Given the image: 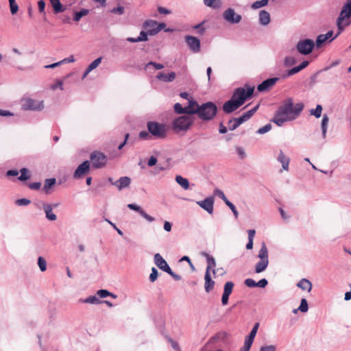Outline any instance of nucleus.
Returning a JSON list of instances; mask_svg holds the SVG:
<instances>
[{
    "mask_svg": "<svg viewBox=\"0 0 351 351\" xmlns=\"http://www.w3.org/2000/svg\"><path fill=\"white\" fill-rule=\"evenodd\" d=\"M199 106L200 105H199L196 101L193 100V98L191 97L190 99H189V105L186 106L185 108H186L187 111H191L192 112H186V114H197L196 110L197 106Z\"/></svg>",
    "mask_w": 351,
    "mask_h": 351,
    "instance_id": "29",
    "label": "nucleus"
},
{
    "mask_svg": "<svg viewBox=\"0 0 351 351\" xmlns=\"http://www.w3.org/2000/svg\"><path fill=\"white\" fill-rule=\"evenodd\" d=\"M258 108V105H256L252 109L243 113L241 117L238 118H232L228 122V128L230 131L236 130L240 125L249 120L254 114L256 112Z\"/></svg>",
    "mask_w": 351,
    "mask_h": 351,
    "instance_id": "5",
    "label": "nucleus"
},
{
    "mask_svg": "<svg viewBox=\"0 0 351 351\" xmlns=\"http://www.w3.org/2000/svg\"><path fill=\"white\" fill-rule=\"evenodd\" d=\"M9 4H10L11 14H15L19 10L18 4L16 3L15 0L9 2Z\"/></svg>",
    "mask_w": 351,
    "mask_h": 351,
    "instance_id": "47",
    "label": "nucleus"
},
{
    "mask_svg": "<svg viewBox=\"0 0 351 351\" xmlns=\"http://www.w3.org/2000/svg\"><path fill=\"white\" fill-rule=\"evenodd\" d=\"M276 347L274 345L261 346L260 351H276Z\"/></svg>",
    "mask_w": 351,
    "mask_h": 351,
    "instance_id": "60",
    "label": "nucleus"
},
{
    "mask_svg": "<svg viewBox=\"0 0 351 351\" xmlns=\"http://www.w3.org/2000/svg\"><path fill=\"white\" fill-rule=\"evenodd\" d=\"M174 110L178 114H186V112H192L191 111H187L186 108H183L180 103H176L173 106Z\"/></svg>",
    "mask_w": 351,
    "mask_h": 351,
    "instance_id": "39",
    "label": "nucleus"
},
{
    "mask_svg": "<svg viewBox=\"0 0 351 351\" xmlns=\"http://www.w3.org/2000/svg\"><path fill=\"white\" fill-rule=\"evenodd\" d=\"M193 119L190 116H180L172 121L171 128L176 133L186 132L193 125Z\"/></svg>",
    "mask_w": 351,
    "mask_h": 351,
    "instance_id": "3",
    "label": "nucleus"
},
{
    "mask_svg": "<svg viewBox=\"0 0 351 351\" xmlns=\"http://www.w3.org/2000/svg\"><path fill=\"white\" fill-rule=\"evenodd\" d=\"M279 77H271L264 80L261 84H260L257 90L259 92H265L267 91L270 88H271L278 80Z\"/></svg>",
    "mask_w": 351,
    "mask_h": 351,
    "instance_id": "16",
    "label": "nucleus"
},
{
    "mask_svg": "<svg viewBox=\"0 0 351 351\" xmlns=\"http://www.w3.org/2000/svg\"><path fill=\"white\" fill-rule=\"evenodd\" d=\"M234 286V283L232 281L226 282L225 283V285H224V287H223V294L225 295L226 296V295L230 296V294L232 292Z\"/></svg>",
    "mask_w": 351,
    "mask_h": 351,
    "instance_id": "34",
    "label": "nucleus"
},
{
    "mask_svg": "<svg viewBox=\"0 0 351 351\" xmlns=\"http://www.w3.org/2000/svg\"><path fill=\"white\" fill-rule=\"evenodd\" d=\"M308 310V305L306 299L302 298L300 302V305L298 309H294L293 312L296 313L298 311H300L302 313H306Z\"/></svg>",
    "mask_w": 351,
    "mask_h": 351,
    "instance_id": "35",
    "label": "nucleus"
},
{
    "mask_svg": "<svg viewBox=\"0 0 351 351\" xmlns=\"http://www.w3.org/2000/svg\"><path fill=\"white\" fill-rule=\"evenodd\" d=\"M203 255L206 258L208 264L206 271H208L209 273H210V271L212 270L213 273L215 274L216 273V262L215 258L206 252H204Z\"/></svg>",
    "mask_w": 351,
    "mask_h": 351,
    "instance_id": "23",
    "label": "nucleus"
},
{
    "mask_svg": "<svg viewBox=\"0 0 351 351\" xmlns=\"http://www.w3.org/2000/svg\"><path fill=\"white\" fill-rule=\"evenodd\" d=\"M39 208L43 210L47 220L54 221L57 219V215L53 212L52 206L50 205V203L43 202L41 207H39Z\"/></svg>",
    "mask_w": 351,
    "mask_h": 351,
    "instance_id": "15",
    "label": "nucleus"
},
{
    "mask_svg": "<svg viewBox=\"0 0 351 351\" xmlns=\"http://www.w3.org/2000/svg\"><path fill=\"white\" fill-rule=\"evenodd\" d=\"M223 17L227 22L231 24H237L240 23L242 19L240 14H237L234 9L230 8L224 11Z\"/></svg>",
    "mask_w": 351,
    "mask_h": 351,
    "instance_id": "13",
    "label": "nucleus"
},
{
    "mask_svg": "<svg viewBox=\"0 0 351 351\" xmlns=\"http://www.w3.org/2000/svg\"><path fill=\"white\" fill-rule=\"evenodd\" d=\"M315 47V42L311 39H304L300 40L295 48L297 51L302 55H308L311 53Z\"/></svg>",
    "mask_w": 351,
    "mask_h": 351,
    "instance_id": "9",
    "label": "nucleus"
},
{
    "mask_svg": "<svg viewBox=\"0 0 351 351\" xmlns=\"http://www.w3.org/2000/svg\"><path fill=\"white\" fill-rule=\"evenodd\" d=\"M22 108L25 110L40 111L44 108V103L43 101H37L28 98L24 100Z\"/></svg>",
    "mask_w": 351,
    "mask_h": 351,
    "instance_id": "11",
    "label": "nucleus"
},
{
    "mask_svg": "<svg viewBox=\"0 0 351 351\" xmlns=\"http://www.w3.org/2000/svg\"><path fill=\"white\" fill-rule=\"evenodd\" d=\"M97 294L99 298H105L110 295V292L106 289H100L97 291Z\"/></svg>",
    "mask_w": 351,
    "mask_h": 351,
    "instance_id": "55",
    "label": "nucleus"
},
{
    "mask_svg": "<svg viewBox=\"0 0 351 351\" xmlns=\"http://www.w3.org/2000/svg\"><path fill=\"white\" fill-rule=\"evenodd\" d=\"M300 71L301 70H300V69L299 68L298 66H295V67H293L291 69L288 71L287 74L285 75V77L293 75L300 72Z\"/></svg>",
    "mask_w": 351,
    "mask_h": 351,
    "instance_id": "62",
    "label": "nucleus"
},
{
    "mask_svg": "<svg viewBox=\"0 0 351 351\" xmlns=\"http://www.w3.org/2000/svg\"><path fill=\"white\" fill-rule=\"evenodd\" d=\"M304 109L302 103L293 104V99L289 97L284 101L283 104L276 110L271 121L278 126H282L285 122L296 119Z\"/></svg>",
    "mask_w": 351,
    "mask_h": 351,
    "instance_id": "1",
    "label": "nucleus"
},
{
    "mask_svg": "<svg viewBox=\"0 0 351 351\" xmlns=\"http://www.w3.org/2000/svg\"><path fill=\"white\" fill-rule=\"evenodd\" d=\"M154 260L155 265L161 270L167 273L170 270L171 267L159 253H156L154 255Z\"/></svg>",
    "mask_w": 351,
    "mask_h": 351,
    "instance_id": "17",
    "label": "nucleus"
},
{
    "mask_svg": "<svg viewBox=\"0 0 351 351\" xmlns=\"http://www.w3.org/2000/svg\"><path fill=\"white\" fill-rule=\"evenodd\" d=\"M90 159L93 167L99 169L104 167L106 164L107 158L104 154L99 152H94L91 154Z\"/></svg>",
    "mask_w": 351,
    "mask_h": 351,
    "instance_id": "10",
    "label": "nucleus"
},
{
    "mask_svg": "<svg viewBox=\"0 0 351 351\" xmlns=\"http://www.w3.org/2000/svg\"><path fill=\"white\" fill-rule=\"evenodd\" d=\"M296 62L295 58L291 56H287L284 60V64L285 66H291Z\"/></svg>",
    "mask_w": 351,
    "mask_h": 351,
    "instance_id": "46",
    "label": "nucleus"
},
{
    "mask_svg": "<svg viewBox=\"0 0 351 351\" xmlns=\"http://www.w3.org/2000/svg\"><path fill=\"white\" fill-rule=\"evenodd\" d=\"M156 78L158 80H162L163 82H172L175 80L176 78V73L175 72H170L168 74H165L162 72H160L158 73V75H156Z\"/></svg>",
    "mask_w": 351,
    "mask_h": 351,
    "instance_id": "25",
    "label": "nucleus"
},
{
    "mask_svg": "<svg viewBox=\"0 0 351 351\" xmlns=\"http://www.w3.org/2000/svg\"><path fill=\"white\" fill-rule=\"evenodd\" d=\"M38 265L41 271H45L47 269V261L43 256L38 258Z\"/></svg>",
    "mask_w": 351,
    "mask_h": 351,
    "instance_id": "44",
    "label": "nucleus"
},
{
    "mask_svg": "<svg viewBox=\"0 0 351 351\" xmlns=\"http://www.w3.org/2000/svg\"><path fill=\"white\" fill-rule=\"evenodd\" d=\"M196 112L201 120L208 121L215 117L217 112V107L215 103L208 101L197 106Z\"/></svg>",
    "mask_w": 351,
    "mask_h": 351,
    "instance_id": "2",
    "label": "nucleus"
},
{
    "mask_svg": "<svg viewBox=\"0 0 351 351\" xmlns=\"http://www.w3.org/2000/svg\"><path fill=\"white\" fill-rule=\"evenodd\" d=\"M150 65L153 66L157 70H160V69H162L164 68V65L162 64L156 63V62H148L146 64L145 67L147 68Z\"/></svg>",
    "mask_w": 351,
    "mask_h": 351,
    "instance_id": "57",
    "label": "nucleus"
},
{
    "mask_svg": "<svg viewBox=\"0 0 351 351\" xmlns=\"http://www.w3.org/2000/svg\"><path fill=\"white\" fill-rule=\"evenodd\" d=\"M229 208L230 209L232 210V212L234 214V216L235 217V218H237L238 216H239V213L235 207V206L231 202H230L229 200H227L226 202H224Z\"/></svg>",
    "mask_w": 351,
    "mask_h": 351,
    "instance_id": "48",
    "label": "nucleus"
},
{
    "mask_svg": "<svg viewBox=\"0 0 351 351\" xmlns=\"http://www.w3.org/2000/svg\"><path fill=\"white\" fill-rule=\"evenodd\" d=\"M101 59H102V58L99 57V58L95 59L93 62H92L87 67L88 72H90L93 69H96L101 63Z\"/></svg>",
    "mask_w": 351,
    "mask_h": 351,
    "instance_id": "42",
    "label": "nucleus"
},
{
    "mask_svg": "<svg viewBox=\"0 0 351 351\" xmlns=\"http://www.w3.org/2000/svg\"><path fill=\"white\" fill-rule=\"evenodd\" d=\"M131 184V179L128 176L121 177L119 180H116L113 185L115 186L119 191H121L128 188Z\"/></svg>",
    "mask_w": 351,
    "mask_h": 351,
    "instance_id": "20",
    "label": "nucleus"
},
{
    "mask_svg": "<svg viewBox=\"0 0 351 351\" xmlns=\"http://www.w3.org/2000/svg\"><path fill=\"white\" fill-rule=\"evenodd\" d=\"M328 121H329V118H328V115L324 114V116L322 117V123H321L322 137L324 138H325L326 136V132H327V127H328Z\"/></svg>",
    "mask_w": 351,
    "mask_h": 351,
    "instance_id": "31",
    "label": "nucleus"
},
{
    "mask_svg": "<svg viewBox=\"0 0 351 351\" xmlns=\"http://www.w3.org/2000/svg\"><path fill=\"white\" fill-rule=\"evenodd\" d=\"M351 15V0H347L346 3L343 6L340 14L337 21V25L339 30L350 24L349 18Z\"/></svg>",
    "mask_w": 351,
    "mask_h": 351,
    "instance_id": "6",
    "label": "nucleus"
},
{
    "mask_svg": "<svg viewBox=\"0 0 351 351\" xmlns=\"http://www.w3.org/2000/svg\"><path fill=\"white\" fill-rule=\"evenodd\" d=\"M128 207L131 209V210H135L136 212H138L141 217H143L144 219H145L147 221H148L149 222H153L155 219L150 216L149 215L147 214L142 208L140 206H138L135 204H128Z\"/></svg>",
    "mask_w": 351,
    "mask_h": 351,
    "instance_id": "21",
    "label": "nucleus"
},
{
    "mask_svg": "<svg viewBox=\"0 0 351 351\" xmlns=\"http://www.w3.org/2000/svg\"><path fill=\"white\" fill-rule=\"evenodd\" d=\"M258 257L260 260L254 267L255 272L256 274L264 271L269 265L268 250L264 242L262 243L261 247L258 252Z\"/></svg>",
    "mask_w": 351,
    "mask_h": 351,
    "instance_id": "4",
    "label": "nucleus"
},
{
    "mask_svg": "<svg viewBox=\"0 0 351 351\" xmlns=\"http://www.w3.org/2000/svg\"><path fill=\"white\" fill-rule=\"evenodd\" d=\"M254 93V88H248L247 91L243 88H237L233 93L232 98L240 106H242L247 98L250 97Z\"/></svg>",
    "mask_w": 351,
    "mask_h": 351,
    "instance_id": "8",
    "label": "nucleus"
},
{
    "mask_svg": "<svg viewBox=\"0 0 351 351\" xmlns=\"http://www.w3.org/2000/svg\"><path fill=\"white\" fill-rule=\"evenodd\" d=\"M53 11L56 14L63 12L66 10V7L62 5L60 0L52 5Z\"/></svg>",
    "mask_w": 351,
    "mask_h": 351,
    "instance_id": "38",
    "label": "nucleus"
},
{
    "mask_svg": "<svg viewBox=\"0 0 351 351\" xmlns=\"http://www.w3.org/2000/svg\"><path fill=\"white\" fill-rule=\"evenodd\" d=\"M16 204L19 206H27L31 203V201L26 198H21L16 200Z\"/></svg>",
    "mask_w": 351,
    "mask_h": 351,
    "instance_id": "50",
    "label": "nucleus"
},
{
    "mask_svg": "<svg viewBox=\"0 0 351 351\" xmlns=\"http://www.w3.org/2000/svg\"><path fill=\"white\" fill-rule=\"evenodd\" d=\"M38 10L41 14H45V2L43 0H40L38 2Z\"/></svg>",
    "mask_w": 351,
    "mask_h": 351,
    "instance_id": "58",
    "label": "nucleus"
},
{
    "mask_svg": "<svg viewBox=\"0 0 351 351\" xmlns=\"http://www.w3.org/2000/svg\"><path fill=\"white\" fill-rule=\"evenodd\" d=\"M29 178V176L27 174V169L23 168L21 170V176L19 177V180L21 181L27 180Z\"/></svg>",
    "mask_w": 351,
    "mask_h": 351,
    "instance_id": "49",
    "label": "nucleus"
},
{
    "mask_svg": "<svg viewBox=\"0 0 351 351\" xmlns=\"http://www.w3.org/2000/svg\"><path fill=\"white\" fill-rule=\"evenodd\" d=\"M158 278V271L155 267L152 268V273L149 275V280L153 282Z\"/></svg>",
    "mask_w": 351,
    "mask_h": 351,
    "instance_id": "56",
    "label": "nucleus"
},
{
    "mask_svg": "<svg viewBox=\"0 0 351 351\" xmlns=\"http://www.w3.org/2000/svg\"><path fill=\"white\" fill-rule=\"evenodd\" d=\"M176 181L184 189L187 190L189 189V182L186 178H184L181 176H176Z\"/></svg>",
    "mask_w": 351,
    "mask_h": 351,
    "instance_id": "32",
    "label": "nucleus"
},
{
    "mask_svg": "<svg viewBox=\"0 0 351 351\" xmlns=\"http://www.w3.org/2000/svg\"><path fill=\"white\" fill-rule=\"evenodd\" d=\"M90 171V162L88 160L83 162L81 165H80L77 168L75 169L73 178L75 179H79L82 178L83 176L87 174Z\"/></svg>",
    "mask_w": 351,
    "mask_h": 351,
    "instance_id": "14",
    "label": "nucleus"
},
{
    "mask_svg": "<svg viewBox=\"0 0 351 351\" xmlns=\"http://www.w3.org/2000/svg\"><path fill=\"white\" fill-rule=\"evenodd\" d=\"M269 0H261L254 2L252 5V8L258 9L267 5Z\"/></svg>",
    "mask_w": 351,
    "mask_h": 351,
    "instance_id": "45",
    "label": "nucleus"
},
{
    "mask_svg": "<svg viewBox=\"0 0 351 351\" xmlns=\"http://www.w3.org/2000/svg\"><path fill=\"white\" fill-rule=\"evenodd\" d=\"M80 301L82 303H88V304H93L102 303V301H101L98 298H97L95 295L88 297L87 298H86L84 300L81 299Z\"/></svg>",
    "mask_w": 351,
    "mask_h": 351,
    "instance_id": "37",
    "label": "nucleus"
},
{
    "mask_svg": "<svg viewBox=\"0 0 351 351\" xmlns=\"http://www.w3.org/2000/svg\"><path fill=\"white\" fill-rule=\"evenodd\" d=\"M241 106L234 99L231 98L230 100L226 101L223 105V110L230 114L237 110Z\"/></svg>",
    "mask_w": 351,
    "mask_h": 351,
    "instance_id": "19",
    "label": "nucleus"
},
{
    "mask_svg": "<svg viewBox=\"0 0 351 351\" xmlns=\"http://www.w3.org/2000/svg\"><path fill=\"white\" fill-rule=\"evenodd\" d=\"M322 106L319 104L317 105L315 109H311L310 113L316 118H319L322 115Z\"/></svg>",
    "mask_w": 351,
    "mask_h": 351,
    "instance_id": "40",
    "label": "nucleus"
},
{
    "mask_svg": "<svg viewBox=\"0 0 351 351\" xmlns=\"http://www.w3.org/2000/svg\"><path fill=\"white\" fill-rule=\"evenodd\" d=\"M147 128L148 132L156 138H162L166 136V128L162 123L149 121Z\"/></svg>",
    "mask_w": 351,
    "mask_h": 351,
    "instance_id": "7",
    "label": "nucleus"
},
{
    "mask_svg": "<svg viewBox=\"0 0 351 351\" xmlns=\"http://www.w3.org/2000/svg\"><path fill=\"white\" fill-rule=\"evenodd\" d=\"M214 193L215 195L220 197L224 202H226V201L228 200L226 197L225 194L223 193V192L219 189H216L214 191Z\"/></svg>",
    "mask_w": 351,
    "mask_h": 351,
    "instance_id": "52",
    "label": "nucleus"
},
{
    "mask_svg": "<svg viewBox=\"0 0 351 351\" xmlns=\"http://www.w3.org/2000/svg\"><path fill=\"white\" fill-rule=\"evenodd\" d=\"M56 178H49L45 180L43 191L46 193H50V189L56 184Z\"/></svg>",
    "mask_w": 351,
    "mask_h": 351,
    "instance_id": "30",
    "label": "nucleus"
},
{
    "mask_svg": "<svg viewBox=\"0 0 351 351\" xmlns=\"http://www.w3.org/2000/svg\"><path fill=\"white\" fill-rule=\"evenodd\" d=\"M147 34L148 33L145 31H141L140 32L139 36L137 37V38H138L139 42L147 40H148Z\"/></svg>",
    "mask_w": 351,
    "mask_h": 351,
    "instance_id": "63",
    "label": "nucleus"
},
{
    "mask_svg": "<svg viewBox=\"0 0 351 351\" xmlns=\"http://www.w3.org/2000/svg\"><path fill=\"white\" fill-rule=\"evenodd\" d=\"M143 27L148 29L149 34L153 36L156 34H152L153 31H156L157 22L153 20H147L143 23Z\"/></svg>",
    "mask_w": 351,
    "mask_h": 351,
    "instance_id": "28",
    "label": "nucleus"
},
{
    "mask_svg": "<svg viewBox=\"0 0 351 351\" xmlns=\"http://www.w3.org/2000/svg\"><path fill=\"white\" fill-rule=\"evenodd\" d=\"M277 160L281 163L282 168L285 171H289V166L290 162V158L285 156L282 150H280L279 154L277 157Z\"/></svg>",
    "mask_w": 351,
    "mask_h": 351,
    "instance_id": "22",
    "label": "nucleus"
},
{
    "mask_svg": "<svg viewBox=\"0 0 351 351\" xmlns=\"http://www.w3.org/2000/svg\"><path fill=\"white\" fill-rule=\"evenodd\" d=\"M125 8L123 6H119L117 8H114L110 10L111 13L116 14L118 15H121L124 13Z\"/></svg>",
    "mask_w": 351,
    "mask_h": 351,
    "instance_id": "53",
    "label": "nucleus"
},
{
    "mask_svg": "<svg viewBox=\"0 0 351 351\" xmlns=\"http://www.w3.org/2000/svg\"><path fill=\"white\" fill-rule=\"evenodd\" d=\"M327 40V37L324 34H319L315 42V46L317 48H319L323 43H324Z\"/></svg>",
    "mask_w": 351,
    "mask_h": 351,
    "instance_id": "41",
    "label": "nucleus"
},
{
    "mask_svg": "<svg viewBox=\"0 0 351 351\" xmlns=\"http://www.w3.org/2000/svg\"><path fill=\"white\" fill-rule=\"evenodd\" d=\"M254 338L252 337V336L247 335L245 337L244 346L250 347L252 346Z\"/></svg>",
    "mask_w": 351,
    "mask_h": 351,
    "instance_id": "61",
    "label": "nucleus"
},
{
    "mask_svg": "<svg viewBox=\"0 0 351 351\" xmlns=\"http://www.w3.org/2000/svg\"><path fill=\"white\" fill-rule=\"evenodd\" d=\"M205 21L197 24L193 26V29L197 31V33L199 35H203L205 33V27L204 26Z\"/></svg>",
    "mask_w": 351,
    "mask_h": 351,
    "instance_id": "43",
    "label": "nucleus"
},
{
    "mask_svg": "<svg viewBox=\"0 0 351 351\" xmlns=\"http://www.w3.org/2000/svg\"><path fill=\"white\" fill-rule=\"evenodd\" d=\"M245 285L248 287L253 288L257 287L256 282L252 278H247L244 281Z\"/></svg>",
    "mask_w": 351,
    "mask_h": 351,
    "instance_id": "54",
    "label": "nucleus"
},
{
    "mask_svg": "<svg viewBox=\"0 0 351 351\" xmlns=\"http://www.w3.org/2000/svg\"><path fill=\"white\" fill-rule=\"evenodd\" d=\"M312 283L310 280L306 278L301 279L298 283L297 287L303 291L310 292L312 289Z\"/></svg>",
    "mask_w": 351,
    "mask_h": 351,
    "instance_id": "26",
    "label": "nucleus"
},
{
    "mask_svg": "<svg viewBox=\"0 0 351 351\" xmlns=\"http://www.w3.org/2000/svg\"><path fill=\"white\" fill-rule=\"evenodd\" d=\"M197 204L203 209L206 210L209 214L213 213L214 198L212 197H207L202 201L197 202Z\"/></svg>",
    "mask_w": 351,
    "mask_h": 351,
    "instance_id": "18",
    "label": "nucleus"
},
{
    "mask_svg": "<svg viewBox=\"0 0 351 351\" xmlns=\"http://www.w3.org/2000/svg\"><path fill=\"white\" fill-rule=\"evenodd\" d=\"M271 129V125L268 123L264 125L263 127L259 128L257 130V133L259 134H263L267 132H269Z\"/></svg>",
    "mask_w": 351,
    "mask_h": 351,
    "instance_id": "51",
    "label": "nucleus"
},
{
    "mask_svg": "<svg viewBox=\"0 0 351 351\" xmlns=\"http://www.w3.org/2000/svg\"><path fill=\"white\" fill-rule=\"evenodd\" d=\"M204 280H205V284H204V289L206 293L210 292L215 285V281L212 280L210 273H209L208 271H206L205 276H204Z\"/></svg>",
    "mask_w": 351,
    "mask_h": 351,
    "instance_id": "24",
    "label": "nucleus"
},
{
    "mask_svg": "<svg viewBox=\"0 0 351 351\" xmlns=\"http://www.w3.org/2000/svg\"><path fill=\"white\" fill-rule=\"evenodd\" d=\"M236 150H237V152L239 155V156L241 158V159H243L245 158L246 156V154H245V150L241 147H237L236 148Z\"/></svg>",
    "mask_w": 351,
    "mask_h": 351,
    "instance_id": "64",
    "label": "nucleus"
},
{
    "mask_svg": "<svg viewBox=\"0 0 351 351\" xmlns=\"http://www.w3.org/2000/svg\"><path fill=\"white\" fill-rule=\"evenodd\" d=\"M185 42L189 49L194 53H199L201 49V43L199 38L193 36H186Z\"/></svg>",
    "mask_w": 351,
    "mask_h": 351,
    "instance_id": "12",
    "label": "nucleus"
},
{
    "mask_svg": "<svg viewBox=\"0 0 351 351\" xmlns=\"http://www.w3.org/2000/svg\"><path fill=\"white\" fill-rule=\"evenodd\" d=\"M271 21L270 14L265 10H261L259 12V23L262 25H267Z\"/></svg>",
    "mask_w": 351,
    "mask_h": 351,
    "instance_id": "27",
    "label": "nucleus"
},
{
    "mask_svg": "<svg viewBox=\"0 0 351 351\" xmlns=\"http://www.w3.org/2000/svg\"><path fill=\"white\" fill-rule=\"evenodd\" d=\"M258 327H259V323L257 322L254 325L252 329L251 330V331L248 335L252 336V337H253V338H255V336L257 333Z\"/></svg>",
    "mask_w": 351,
    "mask_h": 351,
    "instance_id": "59",
    "label": "nucleus"
},
{
    "mask_svg": "<svg viewBox=\"0 0 351 351\" xmlns=\"http://www.w3.org/2000/svg\"><path fill=\"white\" fill-rule=\"evenodd\" d=\"M89 13V10L88 9H82L80 12H76L74 13L73 20L76 22L80 21L82 17L86 16Z\"/></svg>",
    "mask_w": 351,
    "mask_h": 351,
    "instance_id": "36",
    "label": "nucleus"
},
{
    "mask_svg": "<svg viewBox=\"0 0 351 351\" xmlns=\"http://www.w3.org/2000/svg\"><path fill=\"white\" fill-rule=\"evenodd\" d=\"M204 3L206 6L213 9H217L221 6V0H204Z\"/></svg>",
    "mask_w": 351,
    "mask_h": 351,
    "instance_id": "33",
    "label": "nucleus"
}]
</instances>
